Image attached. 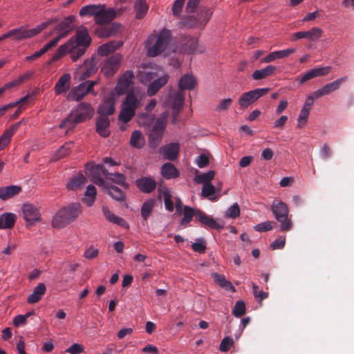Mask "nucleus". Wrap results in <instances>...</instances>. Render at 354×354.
<instances>
[{
    "label": "nucleus",
    "instance_id": "nucleus-26",
    "mask_svg": "<svg viewBox=\"0 0 354 354\" xmlns=\"http://www.w3.org/2000/svg\"><path fill=\"white\" fill-rule=\"evenodd\" d=\"M168 80V74H164L162 76L153 80L147 87V95L149 97L155 95L167 83Z\"/></svg>",
    "mask_w": 354,
    "mask_h": 354
},
{
    "label": "nucleus",
    "instance_id": "nucleus-33",
    "mask_svg": "<svg viewBox=\"0 0 354 354\" xmlns=\"http://www.w3.org/2000/svg\"><path fill=\"white\" fill-rule=\"evenodd\" d=\"M103 8L102 4H90L83 6L79 12L81 17H93L95 20Z\"/></svg>",
    "mask_w": 354,
    "mask_h": 354
},
{
    "label": "nucleus",
    "instance_id": "nucleus-54",
    "mask_svg": "<svg viewBox=\"0 0 354 354\" xmlns=\"http://www.w3.org/2000/svg\"><path fill=\"white\" fill-rule=\"evenodd\" d=\"M71 152V144L66 143L63 145L59 149H57L54 155V159L58 160L62 158Z\"/></svg>",
    "mask_w": 354,
    "mask_h": 354
},
{
    "label": "nucleus",
    "instance_id": "nucleus-37",
    "mask_svg": "<svg viewBox=\"0 0 354 354\" xmlns=\"http://www.w3.org/2000/svg\"><path fill=\"white\" fill-rule=\"evenodd\" d=\"M277 67L272 65H267L266 67L255 70L252 74V78L254 80H261L272 75Z\"/></svg>",
    "mask_w": 354,
    "mask_h": 354
},
{
    "label": "nucleus",
    "instance_id": "nucleus-24",
    "mask_svg": "<svg viewBox=\"0 0 354 354\" xmlns=\"http://www.w3.org/2000/svg\"><path fill=\"white\" fill-rule=\"evenodd\" d=\"M115 99L113 95L105 98L99 106L97 112L100 115H110L115 112Z\"/></svg>",
    "mask_w": 354,
    "mask_h": 354
},
{
    "label": "nucleus",
    "instance_id": "nucleus-23",
    "mask_svg": "<svg viewBox=\"0 0 354 354\" xmlns=\"http://www.w3.org/2000/svg\"><path fill=\"white\" fill-rule=\"evenodd\" d=\"M196 220L201 224L212 229L218 230L223 227V224L218 222L217 220L213 218L212 216L206 215L200 209L196 211Z\"/></svg>",
    "mask_w": 354,
    "mask_h": 354
},
{
    "label": "nucleus",
    "instance_id": "nucleus-2",
    "mask_svg": "<svg viewBox=\"0 0 354 354\" xmlns=\"http://www.w3.org/2000/svg\"><path fill=\"white\" fill-rule=\"evenodd\" d=\"M94 113L95 109L89 103L82 102L71 110L70 114L62 121L59 127L60 129H72L76 124L91 119Z\"/></svg>",
    "mask_w": 354,
    "mask_h": 354
},
{
    "label": "nucleus",
    "instance_id": "nucleus-39",
    "mask_svg": "<svg viewBox=\"0 0 354 354\" xmlns=\"http://www.w3.org/2000/svg\"><path fill=\"white\" fill-rule=\"evenodd\" d=\"M199 210L198 209H194L189 206H184L183 209L182 211L183 214V217L180 221V226L183 228L187 226V225L192 220L193 216H194L196 218V211Z\"/></svg>",
    "mask_w": 354,
    "mask_h": 354
},
{
    "label": "nucleus",
    "instance_id": "nucleus-34",
    "mask_svg": "<svg viewBox=\"0 0 354 354\" xmlns=\"http://www.w3.org/2000/svg\"><path fill=\"white\" fill-rule=\"evenodd\" d=\"M102 212L106 220L109 221L110 223L116 224L124 228L129 227L128 223L122 218L114 214L112 212L110 211V209L107 207H102Z\"/></svg>",
    "mask_w": 354,
    "mask_h": 354
},
{
    "label": "nucleus",
    "instance_id": "nucleus-40",
    "mask_svg": "<svg viewBox=\"0 0 354 354\" xmlns=\"http://www.w3.org/2000/svg\"><path fill=\"white\" fill-rule=\"evenodd\" d=\"M86 183V178L83 174H79L72 178L67 183L66 187L70 190L81 189Z\"/></svg>",
    "mask_w": 354,
    "mask_h": 354
},
{
    "label": "nucleus",
    "instance_id": "nucleus-15",
    "mask_svg": "<svg viewBox=\"0 0 354 354\" xmlns=\"http://www.w3.org/2000/svg\"><path fill=\"white\" fill-rule=\"evenodd\" d=\"M24 218L29 225H33L37 221H41L39 209L30 203H26L22 206Z\"/></svg>",
    "mask_w": 354,
    "mask_h": 354
},
{
    "label": "nucleus",
    "instance_id": "nucleus-21",
    "mask_svg": "<svg viewBox=\"0 0 354 354\" xmlns=\"http://www.w3.org/2000/svg\"><path fill=\"white\" fill-rule=\"evenodd\" d=\"M103 8L100 11V14L97 15L95 19V24L100 25H104L112 21L117 15V12L115 8H106L105 4H102Z\"/></svg>",
    "mask_w": 354,
    "mask_h": 354
},
{
    "label": "nucleus",
    "instance_id": "nucleus-64",
    "mask_svg": "<svg viewBox=\"0 0 354 354\" xmlns=\"http://www.w3.org/2000/svg\"><path fill=\"white\" fill-rule=\"evenodd\" d=\"M205 50V48L203 46L198 44V41L196 39H192L190 40V51L194 53H202Z\"/></svg>",
    "mask_w": 354,
    "mask_h": 354
},
{
    "label": "nucleus",
    "instance_id": "nucleus-20",
    "mask_svg": "<svg viewBox=\"0 0 354 354\" xmlns=\"http://www.w3.org/2000/svg\"><path fill=\"white\" fill-rule=\"evenodd\" d=\"M134 77L133 73L131 71H127L118 80L115 86V91L118 95L125 93Z\"/></svg>",
    "mask_w": 354,
    "mask_h": 354
},
{
    "label": "nucleus",
    "instance_id": "nucleus-17",
    "mask_svg": "<svg viewBox=\"0 0 354 354\" xmlns=\"http://www.w3.org/2000/svg\"><path fill=\"white\" fill-rule=\"evenodd\" d=\"M346 80L347 77L344 76L326 84L314 92V97L315 98H319L324 95H328L330 93L337 90L340 87L341 84Z\"/></svg>",
    "mask_w": 354,
    "mask_h": 354
},
{
    "label": "nucleus",
    "instance_id": "nucleus-4",
    "mask_svg": "<svg viewBox=\"0 0 354 354\" xmlns=\"http://www.w3.org/2000/svg\"><path fill=\"white\" fill-rule=\"evenodd\" d=\"M170 37V31L166 29L162 30L158 34L149 35L145 41L147 55L153 57L161 54L166 49Z\"/></svg>",
    "mask_w": 354,
    "mask_h": 354
},
{
    "label": "nucleus",
    "instance_id": "nucleus-41",
    "mask_svg": "<svg viewBox=\"0 0 354 354\" xmlns=\"http://www.w3.org/2000/svg\"><path fill=\"white\" fill-rule=\"evenodd\" d=\"M159 197L164 200L165 207L169 212L174 210V203L171 200L172 196L170 190L167 187L159 189Z\"/></svg>",
    "mask_w": 354,
    "mask_h": 354
},
{
    "label": "nucleus",
    "instance_id": "nucleus-63",
    "mask_svg": "<svg viewBox=\"0 0 354 354\" xmlns=\"http://www.w3.org/2000/svg\"><path fill=\"white\" fill-rule=\"evenodd\" d=\"M84 351V347L83 345L78 343H74L66 350V352L69 353L70 354H80L83 353Z\"/></svg>",
    "mask_w": 354,
    "mask_h": 354
},
{
    "label": "nucleus",
    "instance_id": "nucleus-44",
    "mask_svg": "<svg viewBox=\"0 0 354 354\" xmlns=\"http://www.w3.org/2000/svg\"><path fill=\"white\" fill-rule=\"evenodd\" d=\"M16 216L12 213H4L0 216V229L11 228L15 222Z\"/></svg>",
    "mask_w": 354,
    "mask_h": 354
},
{
    "label": "nucleus",
    "instance_id": "nucleus-8",
    "mask_svg": "<svg viewBox=\"0 0 354 354\" xmlns=\"http://www.w3.org/2000/svg\"><path fill=\"white\" fill-rule=\"evenodd\" d=\"M184 101L185 97L181 91H175L171 90L166 96L163 103L166 106H170L173 111V123L176 122V118L184 104Z\"/></svg>",
    "mask_w": 354,
    "mask_h": 354
},
{
    "label": "nucleus",
    "instance_id": "nucleus-7",
    "mask_svg": "<svg viewBox=\"0 0 354 354\" xmlns=\"http://www.w3.org/2000/svg\"><path fill=\"white\" fill-rule=\"evenodd\" d=\"M272 212L276 220L280 223V230L288 232L292 229V224L288 218V208L286 203L281 200L274 199L271 205Z\"/></svg>",
    "mask_w": 354,
    "mask_h": 354
},
{
    "label": "nucleus",
    "instance_id": "nucleus-29",
    "mask_svg": "<svg viewBox=\"0 0 354 354\" xmlns=\"http://www.w3.org/2000/svg\"><path fill=\"white\" fill-rule=\"evenodd\" d=\"M46 286L44 283H39L33 289L32 292L28 297L27 302L30 304H34L39 302L45 295Z\"/></svg>",
    "mask_w": 354,
    "mask_h": 354
},
{
    "label": "nucleus",
    "instance_id": "nucleus-11",
    "mask_svg": "<svg viewBox=\"0 0 354 354\" xmlns=\"http://www.w3.org/2000/svg\"><path fill=\"white\" fill-rule=\"evenodd\" d=\"M122 56L116 53L106 59L102 64L101 72L106 77L113 75L119 69Z\"/></svg>",
    "mask_w": 354,
    "mask_h": 354
},
{
    "label": "nucleus",
    "instance_id": "nucleus-51",
    "mask_svg": "<svg viewBox=\"0 0 354 354\" xmlns=\"http://www.w3.org/2000/svg\"><path fill=\"white\" fill-rule=\"evenodd\" d=\"M100 172H102L106 180H109V178L110 177V174L112 173H109L106 167L103 165H97L93 168V171L91 174L92 179L93 180V176L95 177H101L100 175Z\"/></svg>",
    "mask_w": 354,
    "mask_h": 354
},
{
    "label": "nucleus",
    "instance_id": "nucleus-32",
    "mask_svg": "<svg viewBox=\"0 0 354 354\" xmlns=\"http://www.w3.org/2000/svg\"><path fill=\"white\" fill-rule=\"evenodd\" d=\"M21 122H16L6 129L0 136V150L3 149L10 142L13 134L21 125Z\"/></svg>",
    "mask_w": 354,
    "mask_h": 354
},
{
    "label": "nucleus",
    "instance_id": "nucleus-18",
    "mask_svg": "<svg viewBox=\"0 0 354 354\" xmlns=\"http://www.w3.org/2000/svg\"><path fill=\"white\" fill-rule=\"evenodd\" d=\"M90 93L84 82L80 83L78 85L72 88L68 93L66 99L68 101L80 102L84 97Z\"/></svg>",
    "mask_w": 354,
    "mask_h": 354
},
{
    "label": "nucleus",
    "instance_id": "nucleus-60",
    "mask_svg": "<svg viewBox=\"0 0 354 354\" xmlns=\"http://www.w3.org/2000/svg\"><path fill=\"white\" fill-rule=\"evenodd\" d=\"M233 344V339L230 337H226L223 339L220 344V351L227 352L230 350Z\"/></svg>",
    "mask_w": 354,
    "mask_h": 354
},
{
    "label": "nucleus",
    "instance_id": "nucleus-42",
    "mask_svg": "<svg viewBox=\"0 0 354 354\" xmlns=\"http://www.w3.org/2000/svg\"><path fill=\"white\" fill-rule=\"evenodd\" d=\"M97 195V190L94 185H88L86 187L84 196L82 199L84 203L88 207H91L93 205Z\"/></svg>",
    "mask_w": 354,
    "mask_h": 354
},
{
    "label": "nucleus",
    "instance_id": "nucleus-27",
    "mask_svg": "<svg viewBox=\"0 0 354 354\" xmlns=\"http://www.w3.org/2000/svg\"><path fill=\"white\" fill-rule=\"evenodd\" d=\"M71 76L70 73L62 75L55 85L54 90L57 95L66 92L71 86Z\"/></svg>",
    "mask_w": 354,
    "mask_h": 354
},
{
    "label": "nucleus",
    "instance_id": "nucleus-43",
    "mask_svg": "<svg viewBox=\"0 0 354 354\" xmlns=\"http://www.w3.org/2000/svg\"><path fill=\"white\" fill-rule=\"evenodd\" d=\"M161 174L164 178L171 179L176 178L178 176V171L173 164L167 162L162 166Z\"/></svg>",
    "mask_w": 354,
    "mask_h": 354
},
{
    "label": "nucleus",
    "instance_id": "nucleus-45",
    "mask_svg": "<svg viewBox=\"0 0 354 354\" xmlns=\"http://www.w3.org/2000/svg\"><path fill=\"white\" fill-rule=\"evenodd\" d=\"M134 9L136 18L138 19L143 18L149 9L146 0H137L134 4Z\"/></svg>",
    "mask_w": 354,
    "mask_h": 354
},
{
    "label": "nucleus",
    "instance_id": "nucleus-6",
    "mask_svg": "<svg viewBox=\"0 0 354 354\" xmlns=\"http://www.w3.org/2000/svg\"><path fill=\"white\" fill-rule=\"evenodd\" d=\"M140 97L134 91L129 92L121 104L118 120L124 123L129 122L134 117L136 109L140 105Z\"/></svg>",
    "mask_w": 354,
    "mask_h": 354
},
{
    "label": "nucleus",
    "instance_id": "nucleus-53",
    "mask_svg": "<svg viewBox=\"0 0 354 354\" xmlns=\"http://www.w3.org/2000/svg\"><path fill=\"white\" fill-rule=\"evenodd\" d=\"M240 208L239 205L236 203L231 205L225 212L224 216L225 218H236L240 215Z\"/></svg>",
    "mask_w": 354,
    "mask_h": 354
},
{
    "label": "nucleus",
    "instance_id": "nucleus-36",
    "mask_svg": "<svg viewBox=\"0 0 354 354\" xmlns=\"http://www.w3.org/2000/svg\"><path fill=\"white\" fill-rule=\"evenodd\" d=\"M21 190L19 185H9L0 187V200L6 201L18 194Z\"/></svg>",
    "mask_w": 354,
    "mask_h": 354
},
{
    "label": "nucleus",
    "instance_id": "nucleus-57",
    "mask_svg": "<svg viewBox=\"0 0 354 354\" xmlns=\"http://www.w3.org/2000/svg\"><path fill=\"white\" fill-rule=\"evenodd\" d=\"M309 113H310L307 112V111L306 109L300 111L299 115L297 120V128L302 129L305 127V125L308 121Z\"/></svg>",
    "mask_w": 354,
    "mask_h": 354
},
{
    "label": "nucleus",
    "instance_id": "nucleus-22",
    "mask_svg": "<svg viewBox=\"0 0 354 354\" xmlns=\"http://www.w3.org/2000/svg\"><path fill=\"white\" fill-rule=\"evenodd\" d=\"M137 187L143 193H151L156 187V182L150 177H141L136 180Z\"/></svg>",
    "mask_w": 354,
    "mask_h": 354
},
{
    "label": "nucleus",
    "instance_id": "nucleus-50",
    "mask_svg": "<svg viewBox=\"0 0 354 354\" xmlns=\"http://www.w3.org/2000/svg\"><path fill=\"white\" fill-rule=\"evenodd\" d=\"M215 192L216 188L212 183L203 185L201 192L203 197L207 198L209 200H214L215 198L214 197Z\"/></svg>",
    "mask_w": 354,
    "mask_h": 354
},
{
    "label": "nucleus",
    "instance_id": "nucleus-56",
    "mask_svg": "<svg viewBox=\"0 0 354 354\" xmlns=\"http://www.w3.org/2000/svg\"><path fill=\"white\" fill-rule=\"evenodd\" d=\"M245 313V305L243 301L239 300L236 302L232 310V314L236 317H240Z\"/></svg>",
    "mask_w": 354,
    "mask_h": 354
},
{
    "label": "nucleus",
    "instance_id": "nucleus-62",
    "mask_svg": "<svg viewBox=\"0 0 354 354\" xmlns=\"http://www.w3.org/2000/svg\"><path fill=\"white\" fill-rule=\"evenodd\" d=\"M113 30L107 28L106 27L103 26V25H101V26L98 27L95 30V33L99 37H110L113 35Z\"/></svg>",
    "mask_w": 354,
    "mask_h": 354
},
{
    "label": "nucleus",
    "instance_id": "nucleus-46",
    "mask_svg": "<svg viewBox=\"0 0 354 354\" xmlns=\"http://www.w3.org/2000/svg\"><path fill=\"white\" fill-rule=\"evenodd\" d=\"M215 176V171L214 170L208 171L205 173L196 174L194 177V181L198 184H209Z\"/></svg>",
    "mask_w": 354,
    "mask_h": 354
},
{
    "label": "nucleus",
    "instance_id": "nucleus-1",
    "mask_svg": "<svg viewBox=\"0 0 354 354\" xmlns=\"http://www.w3.org/2000/svg\"><path fill=\"white\" fill-rule=\"evenodd\" d=\"M91 42L87 28L85 26H80L75 35L71 37L66 43L62 44L48 61V64L58 61L67 53L70 54L73 62H77L82 57Z\"/></svg>",
    "mask_w": 354,
    "mask_h": 354
},
{
    "label": "nucleus",
    "instance_id": "nucleus-35",
    "mask_svg": "<svg viewBox=\"0 0 354 354\" xmlns=\"http://www.w3.org/2000/svg\"><path fill=\"white\" fill-rule=\"evenodd\" d=\"M196 85V80L192 74H185L182 76L178 82V88L183 91L184 90H193Z\"/></svg>",
    "mask_w": 354,
    "mask_h": 354
},
{
    "label": "nucleus",
    "instance_id": "nucleus-55",
    "mask_svg": "<svg viewBox=\"0 0 354 354\" xmlns=\"http://www.w3.org/2000/svg\"><path fill=\"white\" fill-rule=\"evenodd\" d=\"M192 250L198 253H204L206 250V243L203 238L197 239L195 242L192 244Z\"/></svg>",
    "mask_w": 354,
    "mask_h": 354
},
{
    "label": "nucleus",
    "instance_id": "nucleus-3",
    "mask_svg": "<svg viewBox=\"0 0 354 354\" xmlns=\"http://www.w3.org/2000/svg\"><path fill=\"white\" fill-rule=\"evenodd\" d=\"M57 19H50L44 21L33 28L29 29L28 25L21 26L17 28L10 30L7 32L8 38H11L13 41L19 42L23 40L28 39L40 34L48 26L57 22Z\"/></svg>",
    "mask_w": 354,
    "mask_h": 354
},
{
    "label": "nucleus",
    "instance_id": "nucleus-25",
    "mask_svg": "<svg viewBox=\"0 0 354 354\" xmlns=\"http://www.w3.org/2000/svg\"><path fill=\"white\" fill-rule=\"evenodd\" d=\"M110 120L106 115H100L96 120V131L101 136L106 138L110 135Z\"/></svg>",
    "mask_w": 354,
    "mask_h": 354
},
{
    "label": "nucleus",
    "instance_id": "nucleus-59",
    "mask_svg": "<svg viewBox=\"0 0 354 354\" xmlns=\"http://www.w3.org/2000/svg\"><path fill=\"white\" fill-rule=\"evenodd\" d=\"M273 228V222L270 221H267L261 223L256 225L254 227V229L257 232H268L271 230Z\"/></svg>",
    "mask_w": 354,
    "mask_h": 354
},
{
    "label": "nucleus",
    "instance_id": "nucleus-49",
    "mask_svg": "<svg viewBox=\"0 0 354 354\" xmlns=\"http://www.w3.org/2000/svg\"><path fill=\"white\" fill-rule=\"evenodd\" d=\"M154 205V201L152 199L145 201L141 207V215L144 220H147L151 214Z\"/></svg>",
    "mask_w": 354,
    "mask_h": 354
},
{
    "label": "nucleus",
    "instance_id": "nucleus-13",
    "mask_svg": "<svg viewBox=\"0 0 354 354\" xmlns=\"http://www.w3.org/2000/svg\"><path fill=\"white\" fill-rule=\"evenodd\" d=\"M323 35V30L318 27H313L307 31H299L292 34L291 37L292 41H296L299 39H306L309 41H317Z\"/></svg>",
    "mask_w": 354,
    "mask_h": 354
},
{
    "label": "nucleus",
    "instance_id": "nucleus-47",
    "mask_svg": "<svg viewBox=\"0 0 354 354\" xmlns=\"http://www.w3.org/2000/svg\"><path fill=\"white\" fill-rule=\"evenodd\" d=\"M130 143L131 146L138 149H140L145 145V138L140 131L136 130L132 133Z\"/></svg>",
    "mask_w": 354,
    "mask_h": 354
},
{
    "label": "nucleus",
    "instance_id": "nucleus-5",
    "mask_svg": "<svg viewBox=\"0 0 354 354\" xmlns=\"http://www.w3.org/2000/svg\"><path fill=\"white\" fill-rule=\"evenodd\" d=\"M80 203H71L68 206L59 209L52 218V226L54 228L61 229L74 221L81 214Z\"/></svg>",
    "mask_w": 354,
    "mask_h": 354
},
{
    "label": "nucleus",
    "instance_id": "nucleus-10",
    "mask_svg": "<svg viewBox=\"0 0 354 354\" xmlns=\"http://www.w3.org/2000/svg\"><path fill=\"white\" fill-rule=\"evenodd\" d=\"M212 14L213 12L211 9L205 8L201 11L199 19L193 17L186 18L181 22V26L188 28L194 27L203 28L210 20Z\"/></svg>",
    "mask_w": 354,
    "mask_h": 354
},
{
    "label": "nucleus",
    "instance_id": "nucleus-28",
    "mask_svg": "<svg viewBox=\"0 0 354 354\" xmlns=\"http://www.w3.org/2000/svg\"><path fill=\"white\" fill-rule=\"evenodd\" d=\"M159 152L163 155L165 159L174 160L178 156L179 152V145L178 143H169L162 147L160 149Z\"/></svg>",
    "mask_w": 354,
    "mask_h": 354
},
{
    "label": "nucleus",
    "instance_id": "nucleus-9",
    "mask_svg": "<svg viewBox=\"0 0 354 354\" xmlns=\"http://www.w3.org/2000/svg\"><path fill=\"white\" fill-rule=\"evenodd\" d=\"M269 88H259L243 93L238 99V103L241 109H246L261 97L266 95Z\"/></svg>",
    "mask_w": 354,
    "mask_h": 354
},
{
    "label": "nucleus",
    "instance_id": "nucleus-31",
    "mask_svg": "<svg viewBox=\"0 0 354 354\" xmlns=\"http://www.w3.org/2000/svg\"><path fill=\"white\" fill-rule=\"evenodd\" d=\"M168 113L167 111L162 113L160 118H158L155 122L151 133L152 136H158V137H162L165 129L167 125V119Z\"/></svg>",
    "mask_w": 354,
    "mask_h": 354
},
{
    "label": "nucleus",
    "instance_id": "nucleus-12",
    "mask_svg": "<svg viewBox=\"0 0 354 354\" xmlns=\"http://www.w3.org/2000/svg\"><path fill=\"white\" fill-rule=\"evenodd\" d=\"M93 183L102 187L105 193L113 199L122 202L125 199L124 194L118 187L106 184L102 177L93 176Z\"/></svg>",
    "mask_w": 354,
    "mask_h": 354
},
{
    "label": "nucleus",
    "instance_id": "nucleus-16",
    "mask_svg": "<svg viewBox=\"0 0 354 354\" xmlns=\"http://www.w3.org/2000/svg\"><path fill=\"white\" fill-rule=\"evenodd\" d=\"M74 21L75 17L73 15L65 17L55 27L54 32L62 38L66 37L74 29Z\"/></svg>",
    "mask_w": 354,
    "mask_h": 354
},
{
    "label": "nucleus",
    "instance_id": "nucleus-61",
    "mask_svg": "<svg viewBox=\"0 0 354 354\" xmlns=\"http://www.w3.org/2000/svg\"><path fill=\"white\" fill-rule=\"evenodd\" d=\"M286 244V236H281L275 239L271 244L270 248L272 250H279L284 248Z\"/></svg>",
    "mask_w": 354,
    "mask_h": 354
},
{
    "label": "nucleus",
    "instance_id": "nucleus-19",
    "mask_svg": "<svg viewBox=\"0 0 354 354\" xmlns=\"http://www.w3.org/2000/svg\"><path fill=\"white\" fill-rule=\"evenodd\" d=\"M331 69L332 68L330 66L312 68L300 77L299 84H304L305 82L316 77L326 75L330 72Z\"/></svg>",
    "mask_w": 354,
    "mask_h": 354
},
{
    "label": "nucleus",
    "instance_id": "nucleus-58",
    "mask_svg": "<svg viewBox=\"0 0 354 354\" xmlns=\"http://www.w3.org/2000/svg\"><path fill=\"white\" fill-rule=\"evenodd\" d=\"M252 293L254 297L259 300V302L261 304L262 301L268 297V293L263 290H259L258 286L252 284Z\"/></svg>",
    "mask_w": 354,
    "mask_h": 354
},
{
    "label": "nucleus",
    "instance_id": "nucleus-48",
    "mask_svg": "<svg viewBox=\"0 0 354 354\" xmlns=\"http://www.w3.org/2000/svg\"><path fill=\"white\" fill-rule=\"evenodd\" d=\"M109 180H111L119 185L122 188L127 189L129 188L128 184L126 183V178L123 174L121 173H113L110 174Z\"/></svg>",
    "mask_w": 354,
    "mask_h": 354
},
{
    "label": "nucleus",
    "instance_id": "nucleus-14",
    "mask_svg": "<svg viewBox=\"0 0 354 354\" xmlns=\"http://www.w3.org/2000/svg\"><path fill=\"white\" fill-rule=\"evenodd\" d=\"M97 70V63L93 57L87 59L84 64L80 66L77 71L79 81H83L96 73Z\"/></svg>",
    "mask_w": 354,
    "mask_h": 354
},
{
    "label": "nucleus",
    "instance_id": "nucleus-30",
    "mask_svg": "<svg viewBox=\"0 0 354 354\" xmlns=\"http://www.w3.org/2000/svg\"><path fill=\"white\" fill-rule=\"evenodd\" d=\"M123 45L122 41H110L98 47L97 53L101 56H107Z\"/></svg>",
    "mask_w": 354,
    "mask_h": 354
},
{
    "label": "nucleus",
    "instance_id": "nucleus-38",
    "mask_svg": "<svg viewBox=\"0 0 354 354\" xmlns=\"http://www.w3.org/2000/svg\"><path fill=\"white\" fill-rule=\"evenodd\" d=\"M211 276L214 279V282L220 287L231 292H235V288L232 283L227 280L223 274L213 272Z\"/></svg>",
    "mask_w": 354,
    "mask_h": 354
},
{
    "label": "nucleus",
    "instance_id": "nucleus-52",
    "mask_svg": "<svg viewBox=\"0 0 354 354\" xmlns=\"http://www.w3.org/2000/svg\"><path fill=\"white\" fill-rule=\"evenodd\" d=\"M153 118V115L149 113H142L139 114L137 121L140 126L147 127L152 123Z\"/></svg>",
    "mask_w": 354,
    "mask_h": 354
}]
</instances>
